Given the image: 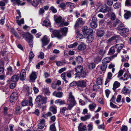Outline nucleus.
Wrapping results in <instances>:
<instances>
[{"mask_svg":"<svg viewBox=\"0 0 131 131\" xmlns=\"http://www.w3.org/2000/svg\"><path fill=\"white\" fill-rule=\"evenodd\" d=\"M69 104H68V109L71 110L72 108L76 105V102L74 98L72 95L71 92H70L69 94V96L68 99Z\"/></svg>","mask_w":131,"mask_h":131,"instance_id":"nucleus-1","label":"nucleus"},{"mask_svg":"<svg viewBox=\"0 0 131 131\" xmlns=\"http://www.w3.org/2000/svg\"><path fill=\"white\" fill-rule=\"evenodd\" d=\"M33 37L32 35L29 33L26 35V36L25 39L28 43L29 45L31 47H32L33 45Z\"/></svg>","mask_w":131,"mask_h":131,"instance_id":"nucleus-2","label":"nucleus"},{"mask_svg":"<svg viewBox=\"0 0 131 131\" xmlns=\"http://www.w3.org/2000/svg\"><path fill=\"white\" fill-rule=\"evenodd\" d=\"M47 99L46 97H44L41 95H39L36 97L35 101L37 102H41L42 104H46L47 102Z\"/></svg>","mask_w":131,"mask_h":131,"instance_id":"nucleus-3","label":"nucleus"},{"mask_svg":"<svg viewBox=\"0 0 131 131\" xmlns=\"http://www.w3.org/2000/svg\"><path fill=\"white\" fill-rule=\"evenodd\" d=\"M51 36L52 38L56 37L58 39H61L62 37V35L60 30H54L52 31Z\"/></svg>","mask_w":131,"mask_h":131,"instance_id":"nucleus-4","label":"nucleus"},{"mask_svg":"<svg viewBox=\"0 0 131 131\" xmlns=\"http://www.w3.org/2000/svg\"><path fill=\"white\" fill-rule=\"evenodd\" d=\"M18 95L16 92H13L11 95L10 101L11 103H13L16 101L18 98Z\"/></svg>","mask_w":131,"mask_h":131,"instance_id":"nucleus-5","label":"nucleus"},{"mask_svg":"<svg viewBox=\"0 0 131 131\" xmlns=\"http://www.w3.org/2000/svg\"><path fill=\"white\" fill-rule=\"evenodd\" d=\"M117 29L119 31V34L122 35L125 34L126 33L128 32L129 31V29L126 28H122L121 27H117Z\"/></svg>","mask_w":131,"mask_h":131,"instance_id":"nucleus-6","label":"nucleus"},{"mask_svg":"<svg viewBox=\"0 0 131 131\" xmlns=\"http://www.w3.org/2000/svg\"><path fill=\"white\" fill-rule=\"evenodd\" d=\"M41 40L42 42V47L45 49V48L44 47V46L47 45L49 42V41L48 38H47L45 36L43 37L41 39Z\"/></svg>","mask_w":131,"mask_h":131,"instance_id":"nucleus-7","label":"nucleus"},{"mask_svg":"<svg viewBox=\"0 0 131 131\" xmlns=\"http://www.w3.org/2000/svg\"><path fill=\"white\" fill-rule=\"evenodd\" d=\"M86 82L85 81L81 80L77 82V86L83 88L86 86Z\"/></svg>","mask_w":131,"mask_h":131,"instance_id":"nucleus-8","label":"nucleus"},{"mask_svg":"<svg viewBox=\"0 0 131 131\" xmlns=\"http://www.w3.org/2000/svg\"><path fill=\"white\" fill-rule=\"evenodd\" d=\"M26 73L25 70L24 69H23L21 70L20 73V79L21 81H24L26 79Z\"/></svg>","mask_w":131,"mask_h":131,"instance_id":"nucleus-9","label":"nucleus"},{"mask_svg":"<svg viewBox=\"0 0 131 131\" xmlns=\"http://www.w3.org/2000/svg\"><path fill=\"white\" fill-rule=\"evenodd\" d=\"M11 2L13 3L14 5H15L17 4L19 5L22 6L24 5L25 3L24 2L21 3L20 0H10Z\"/></svg>","mask_w":131,"mask_h":131,"instance_id":"nucleus-10","label":"nucleus"},{"mask_svg":"<svg viewBox=\"0 0 131 131\" xmlns=\"http://www.w3.org/2000/svg\"><path fill=\"white\" fill-rule=\"evenodd\" d=\"M20 75L18 74H16L13 75L11 78L12 81L16 82L19 79Z\"/></svg>","mask_w":131,"mask_h":131,"instance_id":"nucleus-11","label":"nucleus"},{"mask_svg":"<svg viewBox=\"0 0 131 131\" xmlns=\"http://www.w3.org/2000/svg\"><path fill=\"white\" fill-rule=\"evenodd\" d=\"M79 131H84L86 130V125H83V124L80 123L78 127Z\"/></svg>","mask_w":131,"mask_h":131,"instance_id":"nucleus-12","label":"nucleus"},{"mask_svg":"<svg viewBox=\"0 0 131 131\" xmlns=\"http://www.w3.org/2000/svg\"><path fill=\"white\" fill-rule=\"evenodd\" d=\"M37 73L34 71L32 72L30 75V79L32 81H34L37 78Z\"/></svg>","mask_w":131,"mask_h":131,"instance_id":"nucleus-13","label":"nucleus"},{"mask_svg":"<svg viewBox=\"0 0 131 131\" xmlns=\"http://www.w3.org/2000/svg\"><path fill=\"white\" fill-rule=\"evenodd\" d=\"M84 22L82 20V18H78L77 21L76 23L75 24V27H78L80 25H82L84 24Z\"/></svg>","mask_w":131,"mask_h":131,"instance_id":"nucleus-14","label":"nucleus"},{"mask_svg":"<svg viewBox=\"0 0 131 131\" xmlns=\"http://www.w3.org/2000/svg\"><path fill=\"white\" fill-rule=\"evenodd\" d=\"M68 28L67 27H64L62 28L60 30L61 31V33L62 35V37L63 36H66L67 34V32L68 31Z\"/></svg>","mask_w":131,"mask_h":131,"instance_id":"nucleus-15","label":"nucleus"},{"mask_svg":"<svg viewBox=\"0 0 131 131\" xmlns=\"http://www.w3.org/2000/svg\"><path fill=\"white\" fill-rule=\"evenodd\" d=\"M124 12L125 13L124 15V18L126 19H128L131 16V13L130 12L125 10Z\"/></svg>","mask_w":131,"mask_h":131,"instance_id":"nucleus-16","label":"nucleus"},{"mask_svg":"<svg viewBox=\"0 0 131 131\" xmlns=\"http://www.w3.org/2000/svg\"><path fill=\"white\" fill-rule=\"evenodd\" d=\"M124 45L122 43L117 44L116 45L115 47L117 49V52H119L120 50L122 49L124 47Z\"/></svg>","mask_w":131,"mask_h":131,"instance_id":"nucleus-17","label":"nucleus"},{"mask_svg":"<svg viewBox=\"0 0 131 131\" xmlns=\"http://www.w3.org/2000/svg\"><path fill=\"white\" fill-rule=\"evenodd\" d=\"M87 40L86 41L88 42H92L94 39V37L91 35H88L86 38Z\"/></svg>","mask_w":131,"mask_h":131,"instance_id":"nucleus-18","label":"nucleus"},{"mask_svg":"<svg viewBox=\"0 0 131 131\" xmlns=\"http://www.w3.org/2000/svg\"><path fill=\"white\" fill-rule=\"evenodd\" d=\"M104 30L101 29H98L97 31V36L100 37L103 36L104 35Z\"/></svg>","mask_w":131,"mask_h":131,"instance_id":"nucleus-19","label":"nucleus"},{"mask_svg":"<svg viewBox=\"0 0 131 131\" xmlns=\"http://www.w3.org/2000/svg\"><path fill=\"white\" fill-rule=\"evenodd\" d=\"M111 60V58L109 57H107L104 58L102 60V64H107Z\"/></svg>","mask_w":131,"mask_h":131,"instance_id":"nucleus-20","label":"nucleus"},{"mask_svg":"<svg viewBox=\"0 0 131 131\" xmlns=\"http://www.w3.org/2000/svg\"><path fill=\"white\" fill-rule=\"evenodd\" d=\"M83 67L81 66H79L75 68L76 72L77 73L81 72L83 70Z\"/></svg>","mask_w":131,"mask_h":131,"instance_id":"nucleus-21","label":"nucleus"},{"mask_svg":"<svg viewBox=\"0 0 131 131\" xmlns=\"http://www.w3.org/2000/svg\"><path fill=\"white\" fill-rule=\"evenodd\" d=\"M120 84L119 82L117 81H115L113 84V90L115 91L117 88L120 86Z\"/></svg>","mask_w":131,"mask_h":131,"instance_id":"nucleus-22","label":"nucleus"},{"mask_svg":"<svg viewBox=\"0 0 131 131\" xmlns=\"http://www.w3.org/2000/svg\"><path fill=\"white\" fill-rule=\"evenodd\" d=\"M53 95L57 97L61 98L62 96L63 93L62 92H54L53 93Z\"/></svg>","mask_w":131,"mask_h":131,"instance_id":"nucleus-23","label":"nucleus"},{"mask_svg":"<svg viewBox=\"0 0 131 131\" xmlns=\"http://www.w3.org/2000/svg\"><path fill=\"white\" fill-rule=\"evenodd\" d=\"M86 48V46L85 44L82 43L80 44L78 47V49L80 50H82L85 49Z\"/></svg>","mask_w":131,"mask_h":131,"instance_id":"nucleus-24","label":"nucleus"},{"mask_svg":"<svg viewBox=\"0 0 131 131\" xmlns=\"http://www.w3.org/2000/svg\"><path fill=\"white\" fill-rule=\"evenodd\" d=\"M113 7L115 9H121V4L119 2H117L113 5Z\"/></svg>","mask_w":131,"mask_h":131,"instance_id":"nucleus-25","label":"nucleus"},{"mask_svg":"<svg viewBox=\"0 0 131 131\" xmlns=\"http://www.w3.org/2000/svg\"><path fill=\"white\" fill-rule=\"evenodd\" d=\"M74 75H75V78L79 77H82L84 78L85 77L86 75V74L85 73H82L81 74H79L75 73Z\"/></svg>","mask_w":131,"mask_h":131,"instance_id":"nucleus-26","label":"nucleus"},{"mask_svg":"<svg viewBox=\"0 0 131 131\" xmlns=\"http://www.w3.org/2000/svg\"><path fill=\"white\" fill-rule=\"evenodd\" d=\"M43 25L46 27L49 26L50 25V21L48 19H45L43 23Z\"/></svg>","mask_w":131,"mask_h":131,"instance_id":"nucleus-27","label":"nucleus"},{"mask_svg":"<svg viewBox=\"0 0 131 131\" xmlns=\"http://www.w3.org/2000/svg\"><path fill=\"white\" fill-rule=\"evenodd\" d=\"M106 52L105 50H101L99 51V54H100V60L99 61H100L101 60V59L102 58V57L103 56V55Z\"/></svg>","mask_w":131,"mask_h":131,"instance_id":"nucleus-28","label":"nucleus"},{"mask_svg":"<svg viewBox=\"0 0 131 131\" xmlns=\"http://www.w3.org/2000/svg\"><path fill=\"white\" fill-rule=\"evenodd\" d=\"M96 106V105L94 103H91L89 105V108L90 110L91 111H93L94 110Z\"/></svg>","mask_w":131,"mask_h":131,"instance_id":"nucleus-29","label":"nucleus"},{"mask_svg":"<svg viewBox=\"0 0 131 131\" xmlns=\"http://www.w3.org/2000/svg\"><path fill=\"white\" fill-rule=\"evenodd\" d=\"M67 72H64L62 73L61 75L62 79L65 81L66 83L68 82L66 80V75Z\"/></svg>","mask_w":131,"mask_h":131,"instance_id":"nucleus-30","label":"nucleus"},{"mask_svg":"<svg viewBox=\"0 0 131 131\" xmlns=\"http://www.w3.org/2000/svg\"><path fill=\"white\" fill-rule=\"evenodd\" d=\"M91 117V115L89 114L85 115L84 116L82 117H81V119L83 121H85L86 120L89 119Z\"/></svg>","mask_w":131,"mask_h":131,"instance_id":"nucleus-31","label":"nucleus"},{"mask_svg":"<svg viewBox=\"0 0 131 131\" xmlns=\"http://www.w3.org/2000/svg\"><path fill=\"white\" fill-rule=\"evenodd\" d=\"M76 61L77 63H80L82 62L83 59L81 56H78L75 58Z\"/></svg>","mask_w":131,"mask_h":131,"instance_id":"nucleus-32","label":"nucleus"},{"mask_svg":"<svg viewBox=\"0 0 131 131\" xmlns=\"http://www.w3.org/2000/svg\"><path fill=\"white\" fill-rule=\"evenodd\" d=\"M34 56V55L32 51H31L29 54V62L32 61V59Z\"/></svg>","mask_w":131,"mask_h":131,"instance_id":"nucleus-33","label":"nucleus"},{"mask_svg":"<svg viewBox=\"0 0 131 131\" xmlns=\"http://www.w3.org/2000/svg\"><path fill=\"white\" fill-rule=\"evenodd\" d=\"M131 91L130 90H129V89L125 87H124L122 90V92L124 94L126 93H129Z\"/></svg>","mask_w":131,"mask_h":131,"instance_id":"nucleus-34","label":"nucleus"},{"mask_svg":"<svg viewBox=\"0 0 131 131\" xmlns=\"http://www.w3.org/2000/svg\"><path fill=\"white\" fill-rule=\"evenodd\" d=\"M62 17L61 16L58 17H54V20L56 23H59L61 22L62 19Z\"/></svg>","mask_w":131,"mask_h":131,"instance_id":"nucleus-35","label":"nucleus"},{"mask_svg":"<svg viewBox=\"0 0 131 131\" xmlns=\"http://www.w3.org/2000/svg\"><path fill=\"white\" fill-rule=\"evenodd\" d=\"M56 103H59L60 105L64 104H65V101L64 100H62L61 99L56 100L55 101Z\"/></svg>","mask_w":131,"mask_h":131,"instance_id":"nucleus-36","label":"nucleus"},{"mask_svg":"<svg viewBox=\"0 0 131 131\" xmlns=\"http://www.w3.org/2000/svg\"><path fill=\"white\" fill-rule=\"evenodd\" d=\"M43 89L44 92L46 95H50V92L48 88H44Z\"/></svg>","mask_w":131,"mask_h":131,"instance_id":"nucleus-37","label":"nucleus"},{"mask_svg":"<svg viewBox=\"0 0 131 131\" xmlns=\"http://www.w3.org/2000/svg\"><path fill=\"white\" fill-rule=\"evenodd\" d=\"M107 64H102L101 66V69L102 71H105L106 69Z\"/></svg>","mask_w":131,"mask_h":131,"instance_id":"nucleus-38","label":"nucleus"},{"mask_svg":"<svg viewBox=\"0 0 131 131\" xmlns=\"http://www.w3.org/2000/svg\"><path fill=\"white\" fill-rule=\"evenodd\" d=\"M50 130L51 131H56V129L54 124H52L50 125Z\"/></svg>","mask_w":131,"mask_h":131,"instance_id":"nucleus-39","label":"nucleus"},{"mask_svg":"<svg viewBox=\"0 0 131 131\" xmlns=\"http://www.w3.org/2000/svg\"><path fill=\"white\" fill-rule=\"evenodd\" d=\"M105 5L102 6L99 10V11L103 13H106Z\"/></svg>","mask_w":131,"mask_h":131,"instance_id":"nucleus-40","label":"nucleus"},{"mask_svg":"<svg viewBox=\"0 0 131 131\" xmlns=\"http://www.w3.org/2000/svg\"><path fill=\"white\" fill-rule=\"evenodd\" d=\"M93 30L91 29H89L85 32V34L87 35H90V34L92 33Z\"/></svg>","mask_w":131,"mask_h":131,"instance_id":"nucleus-41","label":"nucleus"},{"mask_svg":"<svg viewBox=\"0 0 131 131\" xmlns=\"http://www.w3.org/2000/svg\"><path fill=\"white\" fill-rule=\"evenodd\" d=\"M90 25L91 27L93 28H95L97 26V23L92 22L90 23Z\"/></svg>","mask_w":131,"mask_h":131,"instance_id":"nucleus-42","label":"nucleus"},{"mask_svg":"<svg viewBox=\"0 0 131 131\" xmlns=\"http://www.w3.org/2000/svg\"><path fill=\"white\" fill-rule=\"evenodd\" d=\"M83 35L81 34H78L76 36L77 40H79L81 41L82 40L81 39L83 38Z\"/></svg>","mask_w":131,"mask_h":131,"instance_id":"nucleus-43","label":"nucleus"},{"mask_svg":"<svg viewBox=\"0 0 131 131\" xmlns=\"http://www.w3.org/2000/svg\"><path fill=\"white\" fill-rule=\"evenodd\" d=\"M106 12L108 13L111 12L112 10V7H111L105 5Z\"/></svg>","mask_w":131,"mask_h":131,"instance_id":"nucleus-44","label":"nucleus"},{"mask_svg":"<svg viewBox=\"0 0 131 131\" xmlns=\"http://www.w3.org/2000/svg\"><path fill=\"white\" fill-rule=\"evenodd\" d=\"M6 40V38L5 37V35H2L0 36V41L2 42H4Z\"/></svg>","mask_w":131,"mask_h":131,"instance_id":"nucleus-45","label":"nucleus"},{"mask_svg":"<svg viewBox=\"0 0 131 131\" xmlns=\"http://www.w3.org/2000/svg\"><path fill=\"white\" fill-rule=\"evenodd\" d=\"M115 51L113 47H112L110 48L108 53L110 54H112L114 53Z\"/></svg>","mask_w":131,"mask_h":131,"instance_id":"nucleus-46","label":"nucleus"},{"mask_svg":"<svg viewBox=\"0 0 131 131\" xmlns=\"http://www.w3.org/2000/svg\"><path fill=\"white\" fill-rule=\"evenodd\" d=\"M96 83L97 84L101 85L102 83V80L101 78H98L97 79Z\"/></svg>","mask_w":131,"mask_h":131,"instance_id":"nucleus-47","label":"nucleus"},{"mask_svg":"<svg viewBox=\"0 0 131 131\" xmlns=\"http://www.w3.org/2000/svg\"><path fill=\"white\" fill-rule=\"evenodd\" d=\"M31 5L34 7H36L38 5V3L36 0H33L31 2Z\"/></svg>","mask_w":131,"mask_h":131,"instance_id":"nucleus-48","label":"nucleus"},{"mask_svg":"<svg viewBox=\"0 0 131 131\" xmlns=\"http://www.w3.org/2000/svg\"><path fill=\"white\" fill-rule=\"evenodd\" d=\"M7 72L9 74H12L13 72V70L12 68L10 66L8 67L7 69Z\"/></svg>","mask_w":131,"mask_h":131,"instance_id":"nucleus-49","label":"nucleus"},{"mask_svg":"<svg viewBox=\"0 0 131 131\" xmlns=\"http://www.w3.org/2000/svg\"><path fill=\"white\" fill-rule=\"evenodd\" d=\"M78 43L77 42H75L72 44L69 45L68 46V47L69 48H71L76 46L78 45Z\"/></svg>","mask_w":131,"mask_h":131,"instance_id":"nucleus-50","label":"nucleus"},{"mask_svg":"<svg viewBox=\"0 0 131 131\" xmlns=\"http://www.w3.org/2000/svg\"><path fill=\"white\" fill-rule=\"evenodd\" d=\"M126 6H131V0H126L125 3Z\"/></svg>","mask_w":131,"mask_h":131,"instance_id":"nucleus-51","label":"nucleus"},{"mask_svg":"<svg viewBox=\"0 0 131 131\" xmlns=\"http://www.w3.org/2000/svg\"><path fill=\"white\" fill-rule=\"evenodd\" d=\"M95 65L93 63H91L88 65V67L89 69H93L95 68Z\"/></svg>","mask_w":131,"mask_h":131,"instance_id":"nucleus-52","label":"nucleus"},{"mask_svg":"<svg viewBox=\"0 0 131 131\" xmlns=\"http://www.w3.org/2000/svg\"><path fill=\"white\" fill-rule=\"evenodd\" d=\"M21 107L20 106H17L16 108V112L17 114H19Z\"/></svg>","mask_w":131,"mask_h":131,"instance_id":"nucleus-53","label":"nucleus"},{"mask_svg":"<svg viewBox=\"0 0 131 131\" xmlns=\"http://www.w3.org/2000/svg\"><path fill=\"white\" fill-rule=\"evenodd\" d=\"M17 22L19 25H20L21 24H23L24 23V20L23 18H22L20 21L18 20Z\"/></svg>","mask_w":131,"mask_h":131,"instance_id":"nucleus-54","label":"nucleus"},{"mask_svg":"<svg viewBox=\"0 0 131 131\" xmlns=\"http://www.w3.org/2000/svg\"><path fill=\"white\" fill-rule=\"evenodd\" d=\"M68 110H69L68 107L67 108L66 107H63L60 108V112L61 113H65V111Z\"/></svg>","mask_w":131,"mask_h":131,"instance_id":"nucleus-55","label":"nucleus"},{"mask_svg":"<svg viewBox=\"0 0 131 131\" xmlns=\"http://www.w3.org/2000/svg\"><path fill=\"white\" fill-rule=\"evenodd\" d=\"M28 101L27 100H25L23 101L21 103V105L23 106H24L26 105L28 103Z\"/></svg>","mask_w":131,"mask_h":131,"instance_id":"nucleus-56","label":"nucleus"},{"mask_svg":"<svg viewBox=\"0 0 131 131\" xmlns=\"http://www.w3.org/2000/svg\"><path fill=\"white\" fill-rule=\"evenodd\" d=\"M124 70H120L118 72V75L117 77L119 78L122 76L124 72Z\"/></svg>","mask_w":131,"mask_h":131,"instance_id":"nucleus-57","label":"nucleus"},{"mask_svg":"<svg viewBox=\"0 0 131 131\" xmlns=\"http://www.w3.org/2000/svg\"><path fill=\"white\" fill-rule=\"evenodd\" d=\"M50 110L54 114H56L57 113V110L54 107H52L50 108Z\"/></svg>","mask_w":131,"mask_h":131,"instance_id":"nucleus-58","label":"nucleus"},{"mask_svg":"<svg viewBox=\"0 0 131 131\" xmlns=\"http://www.w3.org/2000/svg\"><path fill=\"white\" fill-rule=\"evenodd\" d=\"M73 70L70 71V72H67L66 75L69 78L71 77V75L72 73H73Z\"/></svg>","mask_w":131,"mask_h":131,"instance_id":"nucleus-59","label":"nucleus"},{"mask_svg":"<svg viewBox=\"0 0 131 131\" xmlns=\"http://www.w3.org/2000/svg\"><path fill=\"white\" fill-rule=\"evenodd\" d=\"M45 126V124H42L39 123L38 124V126L40 129L43 128Z\"/></svg>","mask_w":131,"mask_h":131,"instance_id":"nucleus-60","label":"nucleus"},{"mask_svg":"<svg viewBox=\"0 0 131 131\" xmlns=\"http://www.w3.org/2000/svg\"><path fill=\"white\" fill-rule=\"evenodd\" d=\"M114 0H107V4L109 6H111L113 4Z\"/></svg>","mask_w":131,"mask_h":131,"instance_id":"nucleus-61","label":"nucleus"},{"mask_svg":"<svg viewBox=\"0 0 131 131\" xmlns=\"http://www.w3.org/2000/svg\"><path fill=\"white\" fill-rule=\"evenodd\" d=\"M120 21L116 19V21H114V23L113 24V25L115 26L116 27L117 26H118V23H119Z\"/></svg>","mask_w":131,"mask_h":131,"instance_id":"nucleus-62","label":"nucleus"},{"mask_svg":"<svg viewBox=\"0 0 131 131\" xmlns=\"http://www.w3.org/2000/svg\"><path fill=\"white\" fill-rule=\"evenodd\" d=\"M93 125L91 124H90L88 125V131H91L93 129Z\"/></svg>","mask_w":131,"mask_h":131,"instance_id":"nucleus-63","label":"nucleus"},{"mask_svg":"<svg viewBox=\"0 0 131 131\" xmlns=\"http://www.w3.org/2000/svg\"><path fill=\"white\" fill-rule=\"evenodd\" d=\"M38 57L40 59H43L44 58V53L42 52H40V54L38 56Z\"/></svg>","mask_w":131,"mask_h":131,"instance_id":"nucleus-64","label":"nucleus"}]
</instances>
